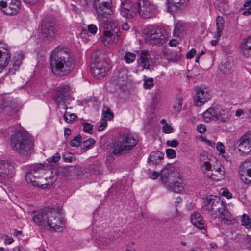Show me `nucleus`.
Masks as SVG:
<instances>
[{
  "label": "nucleus",
  "mask_w": 251,
  "mask_h": 251,
  "mask_svg": "<svg viewBox=\"0 0 251 251\" xmlns=\"http://www.w3.org/2000/svg\"><path fill=\"white\" fill-rule=\"evenodd\" d=\"M120 37L119 29L114 24L113 26L109 24L107 28L104 30L102 41L106 46H111L116 44Z\"/></svg>",
  "instance_id": "obj_10"
},
{
  "label": "nucleus",
  "mask_w": 251,
  "mask_h": 251,
  "mask_svg": "<svg viewBox=\"0 0 251 251\" xmlns=\"http://www.w3.org/2000/svg\"><path fill=\"white\" fill-rule=\"evenodd\" d=\"M63 159L65 162H72L76 160L75 156L70 152H67L63 155Z\"/></svg>",
  "instance_id": "obj_40"
},
{
  "label": "nucleus",
  "mask_w": 251,
  "mask_h": 251,
  "mask_svg": "<svg viewBox=\"0 0 251 251\" xmlns=\"http://www.w3.org/2000/svg\"><path fill=\"white\" fill-rule=\"evenodd\" d=\"M185 30L184 24L181 22H177L175 25L174 30V34L176 36L178 37Z\"/></svg>",
  "instance_id": "obj_34"
},
{
  "label": "nucleus",
  "mask_w": 251,
  "mask_h": 251,
  "mask_svg": "<svg viewBox=\"0 0 251 251\" xmlns=\"http://www.w3.org/2000/svg\"><path fill=\"white\" fill-rule=\"evenodd\" d=\"M157 12L156 6L149 0H137L134 4L129 0H125L121 4V15L127 19H132L138 16L143 19H149Z\"/></svg>",
  "instance_id": "obj_3"
},
{
  "label": "nucleus",
  "mask_w": 251,
  "mask_h": 251,
  "mask_svg": "<svg viewBox=\"0 0 251 251\" xmlns=\"http://www.w3.org/2000/svg\"><path fill=\"white\" fill-rule=\"evenodd\" d=\"M21 5L20 0H6L4 6L0 7V9L6 15H14L20 12Z\"/></svg>",
  "instance_id": "obj_14"
},
{
  "label": "nucleus",
  "mask_w": 251,
  "mask_h": 251,
  "mask_svg": "<svg viewBox=\"0 0 251 251\" xmlns=\"http://www.w3.org/2000/svg\"><path fill=\"white\" fill-rule=\"evenodd\" d=\"M88 31L90 33L95 35L98 31V28L95 25L90 24L88 25Z\"/></svg>",
  "instance_id": "obj_51"
},
{
  "label": "nucleus",
  "mask_w": 251,
  "mask_h": 251,
  "mask_svg": "<svg viewBox=\"0 0 251 251\" xmlns=\"http://www.w3.org/2000/svg\"><path fill=\"white\" fill-rule=\"evenodd\" d=\"M169 188L171 189L173 191L176 193H181L183 191V185L181 182L179 181H176L174 183L172 182Z\"/></svg>",
  "instance_id": "obj_35"
},
{
  "label": "nucleus",
  "mask_w": 251,
  "mask_h": 251,
  "mask_svg": "<svg viewBox=\"0 0 251 251\" xmlns=\"http://www.w3.org/2000/svg\"><path fill=\"white\" fill-rule=\"evenodd\" d=\"M159 175H160V173L158 172L153 171L150 176V178L152 180L156 179L159 176Z\"/></svg>",
  "instance_id": "obj_59"
},
{
  "label": "nucleus",
  "mask_w": 251,
  "mask_h": 251,
  "mask_svg": "<svg viewBox=\"0 0 251 251\" xmlns=\"http://www.w3.org/2000/svg\"><path fill=\"white\" fill-rule=\"evenodd\" d=\"M203 208L207 209L210 208L212 214L223 216V218L227 221H231L233 219L232 215L226 208L225 205H205Z\"/></svg>",
  "instance_id": "obj_15"
},
{
  "label": "nucleus",
  "mask_w": 251,
  "mask_h": 251,
  "mask_svg": "<svg viewBox=\"0 0 251 251\" xmlns=\"http://www.w3.org/2000/svg\"><path fill=\"white\" fill-rule=\"evenodd\" d=\"M166 144L168 146L175 148L178 145L179 142L176 139L173 140H168L167 141Z\"/></svg>",
  "instance_id": "obj_54"
},
{
  "label": "nucleus",
  "mask_w": 251,
  "mask_h": 251,
  "mask_svg": "<svg viewBox=\"0 0 251 251\" xmlns=\"http://www.w3.org/2000/svg\"><path fill=\"white\" fill-rule=\"evenodd\" d=\"M123 30L128 31L129 29V26L127 23H125L122 25Z\"/></svg>",
  "instance_id": "obj_64"
},
{
  "label": "nucleus",
  "mask_w": 251,
  "mask_h": 251,
  "mask_svg": "<svg viewBox=\"0 0 251 251\" xmlns=\"http://www.w3.org/2000/svg\"><path fill=\"white\" fill-rule=\"evenodd\" d=\"M216 149L221 153L225 152V147L221 142H218Z\"/></svg>",
  "instance_id": "obj_56"
},
{
  "label": "nucleus",
  "mask_w": 251,
  "mask_h": 251,
  "mask_svg": "<svg viewBox=\"0 0 251 251\" xmlns=\"http://www.w3.org/2000/svg\"><path fill=\"white\" fill-rule=\"evenodd\" d=\"M247 7L248 8L243 12V14L245 16H249L251 14V6Z\"/></svg>",
  "instance_id": "obj_61"
},
{
  "label": "nucleus",
  "mask_w": 251,
  "mask_h": 251,
  "mask_svg": "<svg viewBox=\"0 0 251 251\" xmlns=\"http://www.w3.org/2000/svg\"><path fill=\"white\" fill-rule=\"evenodd\" d=\"M167 156L170 159L174 158L176 157V151L172 149H168L166 150Z\"/></svg>",
  "instance_id": "obj_50"
},
{
  "label": "nucleus",
  "mask_w": 251,
  "mask_h": 251,
  "mask_svg": "<svg viewBox=\"0 0 251 251\" xmlns=\"http://www.w3.org/2000/svg\"><path fill=\"white\" fill-rule=\"evenodd\" d=\"M83 127V131L89 134L93 133V125L89 123H83L82 124Z\"/></svg>",
  "instance_id": "obj_45"
},
{
  "label": "nucleus",
  "mask_w": 251,
  "mask_h": 251,
  "mask_svg": "<svg viewBox=\"0 0 251 251\" xmlns=\"http://www.w3.org/2000/svg\"><path fill=\"white\" fill-rule=\"evenodd\" d=\"M110 242L111 240L109 236L105 234L96 239L95 244L100 249H106L109 246Z\"/></svg>",
  "instance_id": "obj_27"
},
{
  "label": "nucleus",
  "mask_w": 251,
  "mask_h": 251,
  "mask_svg": "<svg viewBox=\"0 0 251 251\" xmlns=\"http://www.w3.org/2000/svg\"><path fill=\"white\" fill-rule=\"evenodd\" d=\"M206 129V126L203 124H199L197 126V130L200 133L204 132Z\"/></svg>",
  "instance_id": "obj_55"
},
{
  "label": "nucleus",
  "mask_w": 251,
  "mask_h": 251,
  "mask_svg": "<svg viewBox=\"0 0 251 251\" xmlns=\"http://www.w3.org/2000/svg\"><path fill=\"white\" fill-rule=\"evenodd\" d=\"M50 65L53 74L57 76L69 74L74 69L73 56L68 50L57 47L52 52L50 58Z\"/></svg>",
  "instance_id": "obj_2"
},
{
  "label": "nucleus",
  "mask_w": 251,
  "mask_h": 251,
  "mask_svg": "<svg viewBox=\"0 0 251 251\" xmlns=\"http://www.w3.org/2000/svg\"><path fill=\"white\" fill-rule=\"evenodd\" d=\"M196 50L195 49L192 48L191 49L189 52L187 54L186 57L188 59H191L192 58L194 55L196 54Z\"/></svg>",
  "instance_id": "obj_57"
},
{
  "label": "nucleus",
  "mask_w": 251,
  "mask_h": 251,
  "mask_svg": "<svg viewBox=\"0 0 251 251\" xmlns=\"http://www.w3.org/2000/svg\"><path fill=\"white\" fill-rule=\"evenodd\" d=\"M72 92L69 85L61 84L57 88L53 100L56 103L65 106L67 100L70 99Z\"/></svg>",
  "instance_id": "obj_11"
},
{
  "label": "nucleus",
  "mask_w": 251,
  "mask_h": 251,
  "mask_svg": "<svg viewBox=\"0 0 251 251\" xmlns=\"http://www.w3.org/2000/svg\"><path fill=\"white\" fill-rule=\"evenodd\" d=\"M241 52L246 58H251V37L245 39L241 44Z\"/></svg>",
  "instance_id": "obj_25"
},
{
  "label": "nucleus",
  "mask_w": 251,
  "mask_h": 251,
  "mask_svg": "<svg viewBox=\"0 0 251 251\" xmlns=\"http://www.w3.org/2000/svg\"><path fill=\"white\" fill-rule=\"evenodd\" d=\"M233 67L232 60H227L220 68V71L224 74H228L231 72Z\"/></svg>",
  "instance_id": "obj_32"
},
{
  "label": "nucleus",
  "mask_w": 251,
  "mask_h": 251,
  "mask_svg": "<svg viewBox=\"0 0 251 251\" xmlns=\"http://www.w3.org/2000/svg\"><path fill=\"white\" fill-rule=\"evenodd\" d=\"M182 99L181 98H178L176 101V103L173 106V109L175 111L179 112L182 109Z\"/></svg>",
  "instance_id": "obj_44"
},
{
  "label": "nucleus",
  "mask_w": 251,
  "mask_h": 251,
  "mask_svg": "<svg viewBox=\"0 0 251 251\" xmlns=\"http://www.w3.org/2000/svg\"><path fill=\"white\" fill-rule=\"evenodd\" d=\"M10 59L9 50L3 46H0V73L8 65Z\"/></svg>",
  "instance_id": "obj_22"
},
{
  "label": "nucleus",
  "mask_w": 251,
  "mask_h": 251,
  "mask_svg": "<svg viewBox=\"0 0 251 251\" xmlns=\"http://www.w3.org/2000/svg\"><path fill=\"white\" fill-rule=\"evenodd\" d=\"M196 97L194 99V104L200 107L208 101L211 97L209 89L206 86L197 87L195 89Z\"/></svg>",
  "instance_id": "obj_13"
},
{
  "label": "nucleus",
  "mask_w": 251,
  "mask_h": 251,
  "mask_svg": "<svg viewBox=\"0 0 251 251\" xmlns=\"http://www.w3.org/2000/svg\"><path fill=\"white\" fill-rule=\"evenodd\" d=\"M207 176L210 179L215 181H219L223 179L225 176L224 168L223 167H220L217 169H213L211 172H208Z\"/></svg>",
  "instance_id": "obj_24"
},
{
  "label": "nucleus",
  "mask_w": 251,
  "mask_h": 251,
  "mask_svg": "<svg viewBox=\"0 0 251 251\" xmlns=\"http://www.w3.org/2000/svg\"><path fill=\"white\" fill-rule=\"evenodd\" d=\"M95 143V141L94 139L89 138L83 142L81 146V149H88Z\"/></svg>",
  "instance_id": "obj_43"
},
{
  "label": "nucleus",
  "mask_w": 251,
  "mask_h": 251,
  "mask_svg": "<svg viewBox=\"0 0 251 251\" xmlns=\"http://www.w3.org/2000/svg\"><path fill=\"white\" fill-rule=\"evenodd\" d=\"M0 110L7 113H14L17 112L18 109L15 100L10 98H3L0 99Z\"/></svg>",
  "instance_id": "obj_16"
},
{
  "label": "nucleus",
  "mask_w": 251,
  "mask_h": 251,
  "mask_svg": "<svg viewBox=\"0 0 251 251\" xmlns=\"http://www.w3.org/2000/svg\"><path fill=\"white\" fill-rule=\"evenodd\" d=\"M242 225L247 228H249L251 227V219L246 214H244L242 216Z\"/></svg>",
  "instance_id": "obj_39"
},
{
  "label": "nucleus",
  "mask_w": 251,
  "mask_h": 251,
  "mask_svg": "<svg viewBox=\"0 0 251 251\" xmlns=\"http://www.w3.org/2000/svg\"><path fill=\"white\" fill-rule=\"evenodd\" d=\"M207 204H223L220 196L210 195L206 198Z\"/></svg>",
  "instance_id": "obj_33"
},
{
  "label": "nucleus",
  "mask_w": 251,
  "mask_h": 251,
  "mask_svg": "<svg viewBox=\"0 0 251 251\" xmlns=\"http://www.w3.org/2000/svg\"><path fill=\"white\" fill-rule=\"evenodd\" d=\"M203 167L207 171H211L212 166L211 163L208 161H204Z\"/></svg>",
  "instance_id": "obj_58"
},
{
  "label": "nucleus",
  "mask_w": 251,
  "mask_h": 251,
  "mask_svg": "<svg viewBox=\"0 0 251 251\" xmlns=\"http://www.w3.org/2000/svg\"><path fill=\"white\" fill-rule=\"evenodd\" d=\"M44 172L42 167H39L37 165H33L30 166L25 175V180L27 183L32 182V180L38 177L37 174L43 175Z\"/></svg>",
  "instance_id": "obj_21"
},
{
  "label": "nucleus",
  "mask_w": 251,
  "mask_h": 251,
  "mask_svg": "<svg viewBox=\"0 0 251 251\" xmlns=\"http://www.w3.org/2000/svg\"><path fill=\"white\" fill-rule=\"evenodd\" d=\"M24 55L23 52H16L13 58L12 69L17 70L21 64L22 60L24 59Z\"/></svg>",
  "instance_id": "obj_30"
},
{
  "label": "nucleus",
  "mask_w": 251,
  "mask_h": 251,
  "mask_svg": "<svg viewBox=\"0 0 251 251\" xmlns=\"http://www.w3.org/2000/svg\"><path fill=\"white\" fill-rule=\"evenodd\" d=\"M124 58L126 63H130L135 60L136 54L130 52H126L124 56Z\"/></svg>",
  "instance_id": "obj_38"
},
{
  "label": "nucleus",
  "mask_w": 251,
  "mask_h": 251,
  "mask_svg": "<svg viewBox=\"0 0 251 251\" xmlns=\"http://www.w3.org/2000/svg\"><path fill=\"white\" fill-rule=\"evenodd\" d=\"M14 240L11 238H7L4 240V243L6 245H10L13 242Z\"/></svg>",
  "instance_id": "obj_63"
},
{
  "label": "nucleus",
  "mask_w": 251,
  "mask_h": 251,
  "mask_svg": "<svg viewBox=\"0 0 251 251\" xmlns=\"http://www.w3.org/2000/svg\"><path fill=\"white\" fill-rule=\"evenodd\" d=\"M107 121L106 120L104 119H102L100 123V125L98 127V130L99 131H102L104 128H105L107 126Z\"/></svg>",
  "instance_id": "obj_52"
},
{
  "label": "nucleus",
  "mask_w": 251,
  "mask_h": 251,
  "mask_svg": "<svg viewBox=\"0 0 251 251\" xmlns=\"http://www.w3.org/2000/svg\"><path fill=\"white\" fill-rule=\"evenodd\" d=\"M97 18L103 22H106L113 14L111 0L93 4Z\"/></svg>",
  "instance_id": "obj_8"
},
{
  "label": "nucleus",
  "mask_w": 251,
  "mask_h": 251,
  "mask_svg": "<svg viewBox=\"0 0 251 251\" xmlns=\"http://www.w3.org/2000/svg\"><path fill=\"white\" fill-rule=\"evenodd\" d=\"M225 20L221 16H218L216 19V26H217V37H221L222 31L224 28Z\"/></svg>",
  "instance_id": "obj_31"
},
{
  "label": "nucleus",
  "mask_w": 251,
  "mask_h": 251,
  "mask_svg": "<svg viewBox=\"0 0 251 251\" xmlns=\"http://www.w3.org/2000/svg\"><path fill=\"white\" fill-rule=\"evenodd\" d=\"M168 8L171 11H175L184 7L188 2V0H167Z\"/></svg>",
  "instance_id": "obj_23"
},
{
  "label": "nucleus",
  "mask_w": 251,
  "mask_h": 251,
  "mask_svg": "<svg viewBox=\"0 0 251 251\" xmlns=\"http://www.w3.org/2000/svg\"><path fill=\"white\" fill-rule=\"evenodd\" d=\"M41 30L44 40L52 41L57 32V26L53 20L49 17L45 18L42 23Z\"/></svg>",
  "instance_id": "obj_9"
},
{
  "label": "nucleus",
  "mask_w": 251,
  "mask_h": 251,
  "mask_svg": "<svg viewBox=\"0 0 251 251\" xmlns=\"http://www.w3.org/2000/svg\"><path fill=\"white\" fill-rule=\"evenodd\" d=\"M214 38L215 39V40H213L211 41V42H210V43L212 46H216V45L218 44L220 37L218 38L217 37V33H216L214 36Z\"/></svg>",
  "instance_id": "obj_60"
},
{
  "label": "nucleus",
  "mask_w": 251,
  "mask_h": 251,
  "mask_svg": "<svg viewBox=\"0 0 251 251\" xmlns=\"http://www.w3.org/2000/svg\"><path fill=\"white\" fill-rule=\"evenodd\" d=\"M54 182V179L53 177L50 176L49 177L45 176L44 175H41L38 176V177L32 180V182H30L32 185L34 186H37L43 189L50 188L51 187L53 182Z\"/></svg>",
  "instance_id": "obj_18"
},
{
  "label": "nucleus",
  "mask_w": 251,
  "mask_h": 251,
  "mask_svg": "<svg viewBox=\"0 0 251 251\" xmlns=\"http://www.w3.org/2000/svg\"><path fill=\"white\" fill-rule=\"evenodd\" d=\"M63 117L65 121L68 123L75 121L76 118V116L75 114L69 113L67 111L64 114Z\"/></svg>",
  "instance_id": "obj_41"
},
{
  "label": "nucleus",
  "mask_w": 251,
  "mask_h": 251,
  "mask_svg": "<svg viewBox=\"0 0 251 251\" xmlns=\"http://www.w3.org/2000/svg\"><path fill=\"white\" fill-rule=\"evenodd\" d=\"M136 139L129 133H125L113 144V153L120 156L129 152L136 145Z\"/></svg>",
  "instance_id": "obj_5"
},
{
  "label": "nucleus",
  "mask_w": 251,
  "mask_h": 251,
  "mask_svg": "<svg viewBox=\"0 0 251 251\" xmlns=\"http://www.w3.org/2000/svg\"><path fill=\"white\" fill-rule=\"evenodd\" d=\"M60 159V154L58 153H56L54 154V155L51 158H49L48 159V161L50 162H53L54 163H56L59 161Z\"/></svg>",
  "instance_id": "obj_53"
},
{
  "label": "nucleus",
  "mask_w": 251,
  "mask_h": 251,
  "mask_svg": "<svg viewBox=\"0 0 251 251\" xmlns=\"http://www.w3.org/2000/svg\"><path fill=\"white\" fill-rule=\"evenodd\" d=\"M238 150L241 153L247 154L251 152V132H248L239 139Z\"/></svg>",
  "instance_id": "obj_17"
},
{
  "label": "nucleus",
  "mask_w": 251,
  "mask_h": 251,
  "mask_svg": "<svg viewBox=\"0 0 251 251\" xmlns=\"http://www.w3.org/2000/svg\"><path fill=\"white\" fill-rule=\"evenodd\" d=\"M244 110L242 109H238L236 111L235 115L237 117H239L244 114Z\"/></svg>",
  "instance_id": "obj_62"
},
{
  "label": "nucleus",
  "mask_w": 251,
  "mask_h": 251,
  "mask_svg": "<svg viewBox=\"0 0 251 251\" xmlns=\"http://www.w3.org/2000/svg\"><path fill=\"white\" fill-rule=\"evenodd\" d=\"M149 53L147 51H143L140 54L139 65L144 69H148L150 67L149 60Z\"/></svg>",
  "instance_id": "obj_29"
},
{
  "label": "nucleus",
  "mask_w": 251,
  "mask_h": 251,
  "mask_svg": "<svg viewBox=\"0 0 251 251\" xmlns=\"http://www.w3.org/2000/svg\"><path fill=\"white\" fill-rule=\"evenodd\" d=\"M162 131L166 134L171 133L173 132V129L171 126L168 123H166L162 126Z\"/></svg>",
  "instance_id": "obj_49"
},
{
  "label": "nucleus",
  "mask_w": 251,
  "mask_h": 251,
  "mask_svg": "<svg viewBox=\"0 0 251 251\" xmlns=\"http://www.w3.org/2000/svg\"><path fill=\"white\" fill-rule=\"evenodd\" d=\"M231 115L228 109L210 107L203 113L202 118L206 122L214 120L220 123L227 122Z\"/></svg>",
  "instance_id": "obj_7"
},
{
  "label": "nucleus",
  "mask_w": 251,
  "mask_h": 251,
  "mask_svg": "<svg viewBox=\"0 0 251 251\" xmlns=\"http://www.w3.org/2000/svg\"><path fill=\"white\" fill-rule=\"evenodd\" d=\"M11 145L14 151L25 156L31 153L33 147L29 134L24 131H16L11 135Z\"/></svg>",
  "instance_id": "obj_4"
},
{
  "label": "nucleus",
  "mask_w": 251,
  "mask_h": 251,
  "mask_svg": "<svg viewBox=\"0 0 251 251\" xmlns=\"http://www.w3.org/2000/svg\"><path fill=\"white\" fill-rule=\"evenodd\" d=\"M239 173L241 176V179L245 183H251V180H249L246 177L248 176L251 178V160H245L242 163L239 168Z\"/></svg>",
  "instance_id": "obj_20"
},
{
  "label": "nucleus",
  "mask_w": 251,
  "mask_h": 251,
  "mask_svg": "<svg viewBox=\"0 0 251 251\" xmlns=\"http://www.w3.org/2000/svg\"><path fill=\"white\" fill-rule=\"evenodd\" d=\"M103 116L104 118L110 120L113 118V114L110 112V109L107 107H104L103 110Z\"/></svg>",
  "instance_id": "obj_46"
},
{
  "label": "nucleus",
  "mask_w": 251,
  "mask_h": 251,
  "mask_svg": "<svg viewBox=\"0 0 251 251\" xmlns=\"http://www.w3.org/2000/svg\"><path fill=\"white\" fill-rule=\"evenodd\" d=\"M160 177L161 180L164 185L166 187H170V184L172 183V182H171V181L172 180V179L170 177H168V176H160Z\"/></svg>",
  "instance_id": "obj_48"
},
{
  "label": "nucleus",
  "mask_w": 251,
  "mask_h": 251,
  "mask_svg": "<svg viewBox=\"0 0 251 251\" xmlns=\"http://www.w3.org/2000/svg\"><path fill=\"white\" fill-rule=\"evenodd\" d=\"M219 193L222 196L227 199L232 198V195L230 193L226 188H221L219 191Z\"/></svg>",
  "instance_id": "obj_47"
},
{
  "label": "nucleus",
  "mask_w": 251,
  "mask_h": 251,
  "mask_svg": "<svg viewBox=\"0 0 251 251\" xmlns=\"http://www.w3.org/2000/svg\"><path fill=\"white\" fill-rule=\"evenodd\" d=\"M14 175L13 166L7 161L0 160V176L6 179H9Z\"/></svg>",
  "instance_id": "obj_19"
},
{
  "label": "nucleus",
  "mask_w": 251,
  "mask_h": 251,
  "mask_svg": "<svg viewBox=\"0 0 251 251\" xmlns=\"http://www.w3.org/2000/svg\"><path fill=\"white\" fill-rule=\"evenodd\" d=\"M173 173L174 172L172 167L166 166L162 170L160 173V176H166L171 178V176Z\"/></svg>",
  "instance_id": "obj_36"
},
{
  "label": "nucleus",
  "mask_w": 251,
  "mask_h": 251,
  "mask_svg": "<svg viewBox=\"0 0 251 251\" xmlns=\"http://www.w3.org/2000/svg\"><path fill=\"white\" fill-rule=\"evenodd\" d=\"M81 141L82 136L78 135L70 141V145L71 147H78Z\"/></svg>",
  "instance_id": "obj_42"
},
{
  "label": "nucleus",
  "mask_w": 251,
  "mask_h": 251,
  "mask_svg": "<svg viewBox=\"0 0 251 251\" xmlns=\"http://www.w3.org/2000/svg\"><path fill=\"white\" fill-rule=\"evenodd\" d=\"M164 156L163 153L159 151H154L151 152L148 158L149 162L152 164H159L161 162Z\"/></svg>",
  "instance_id": "obj_28"
},
{
  "label": "nucleus",
  "mask_w": 251,
  "mask_h": 251,
  "mask_svg": "<svg viewBox=\"0 0 251 251\" xmlns=\"http://www.w3.org/2000/svg\"><path fill=\"white\" fill-rule=\"evenodd\" d=\"M145 32L147 42L153 45H163L168 37L167 31L161 27L149 25L145 30Z\"/></svg>",
  "instance_id": "obj_6"
},
{
  "label": "nucleus",
  "mask_w": 251,
  "mask_h": 251,
  "mask_svg": "<svg viewBox=\"0 0 251 251\" xmlns=\"http://www.w3.org/2000/svg\"><path fill=\"white\" fill-rule=\"evenodd\" d=\"M144 87L146 89H151L154 85L153 79L152 78H147L144 75Z\"/></svg>",
  "instance_id": "obj_37"
},
{
  "label": "nucleus",
  "mask_w": 251,
  "mask_h": 251,
  "mask_svg": "<svg viewBox=\"0 0 251 251\" xmlns=\"http://www.w3.org/2000/svg\"><path fill=\"white\" fill-rule=\"evenodd\" d=\"M192 224L199 229H205L206 226L202 222V217L199 213H195L191 216Z\"/></svg>",
  "instance_id": "obj_26"
},
{
  "label": "nucleus",
  "mask_w": 251,
  "mask_h": 251,
  "mask_svg": "<svg viewBox=\"0 0 251 251\" xmlns=\"http://www.w3.org/2000/svg\"><path fill=\"white\" fill-rule=\"evenodd\" d=\"M61 210V208L59 207L45 206L32 212L34 214L32 220L41 229L45 230L47 226L50 230L62 231L61 225H64V222L61 217L57 216Z\"/></svg>",
  "instance_id": "obj_1"
},
{
  "label": "nucleus",
  "mask_w": 251,
  "mask_h": 251,
  "mask_svg": "<svg viewBox=\"0 0 251 251\" xmlns=\"http://www.w3.org/2000/svg\"><path fill=\"white\" fill-rule=\"evenodd\" d=\"M109 69V64L104 60L96 59L93 66L91 67L92 74L98 78L105 76Z\"/></svg>",
  "instance_id": "obj_12"
}]
</instances>
